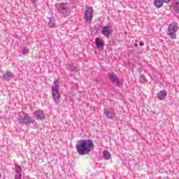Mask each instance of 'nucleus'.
<instances>
[{
    "instance_id": "412c9836",
    "label": "nucleus",
    "mask_w": 179,
    "mask_h": 179,
    "mask_svg": "<svg viewBox=\"0 0 179 179\" xmlns=\"http://www.w3.org/2000/svg\"><path fill=\"white\" fill-rule=\"evenodd\" d=\"M70 71H71V72H78V67L73 65H70Z\"/></svg>"
},
{
    "instance_id": "393cba45",
    "label": "nucleus",
    "mask_w": 179,
    "mask_h": 179,
    "mask_svg": "<svg viewBox=\"0 0 179 179\" xmlns=\"http://www.w3.org/2000/svg\"><path fill=\"white\" fill-rule=\"evenodd\" d=\"M171 0H162V2L164 3H169V2H171Z\"/></svg>"
},
{
    "instance_id": "5701e85b",
    "label": "nucleus",
    "mask_w": 179,
    "mask_h": 179,
    "mask_svg": "<svg viewBox=\"0 0 179 179\" xmlns=\"http://www.w3.org/2000/svg\"><path fill=\"white\" fill-rule=\"evenodd\" d=\"M15 179H22V173H17L15 176Z\"/></svg>"
},
{
    "instance_id": "1a4fd4ad",
    "label": "nucleus",
    "mask_w": 179,
    "mask_h": 179,
    "mask_svg": "<svg viewBox=\"0 0 179 179\" xmlns=\"http://www.w3.org/2000/svg\"><path fill=\"white\" fill-rule=\"evenodd\" d=\"M95 44H96V48L99 50H101V49L104 48L105 42L103 39H101L100 38H96Z\"/></svg>"
},
{
    "instance_id": "4be33fe9",
    "label": "nucleus",
    "mask_w": 179,
    "mask_h": 179,
    "mask_svg": "<svg viewBox=\"0 0 179 179\" xmlns=\"http://www.w3.org/2000/svg\"><path fill=\"white\" fill-rule=\"evenodd\" d=\"M22 52L24 55H27V54H29V49L23 48Z\"/></svg>"
},
{
    "instance_id": "423d86ee",
    "label": "nucleus",
    "mask_w": 179,
    "mask_h": 179,
    "mask_svg": "<svg viewBox=\"0 0 179 179\" xmlns=\"http://www.w3.org/2000/svg\"><path fill=\"white\" fill-rule=\"evenodd\" d=\"M84 18L87 23H92V20H93V8L88 7L85 10Z\"/></svg>"
},
{
    "instance_id": "f3484780",
    "label": "nucleus",
    "mask_w": 179,
    "mask_h": 179,
    "mask_svg": "<svg viewBox=\"0 0 179 179\" xmlns=\"http://www.w3.org/2000/svg\"><path fill=\"white\" fill-rule=\"evenodd\" d=\"M48 25L52 29V27H55V19L54 17L49 18Z\"/></svg>"
},
{
    "instance_id": "9d476101",
    "label": "nucleus",
    "mask_w": 179,
    "mask_h": 179,
    "mask_svg": "<svg viewBox=\"0 0 179 179\" xmlns=\"http://www.w3.org/2000/svg\"><path fill=\"white\" fill-rule=\"evenodd\" d=\"M104 114L107 118H110V120H113L115 117V112L113 109H105Z\"/></svg>"
},
{
    "instance_id": "f8f14e48",
    "label": "nucleus",
    "mask_w": 179,
    "mask_h": 179,
    "mask_svg": "<svg viewBox=\"0 0 179 179\" xmlns=\"http://www.w3.org/2000/svg\"><path fill=\"white\" fill-rule=\"evenodd\" d=\"M15 76H13V73H10V71H6L2 77L3 80H5L6 82H9L11 79H13Z\"/></svg>"
},
{
    "instance_id": "cd10ccee",
    "label": "nucleus",
    "mask_w": 179,
    "mask_h": 179,
    "mask_svg": "<svg viewBox=\"0 0 179 179\" xmlns=\"http://www.w3.org/2000/svg\"><path fill=\"white\" fill-rule=\"evenodd\" d=\"M0 178H1V173H0Z\"/></svg>"
},
{
    "instance_id": "a211bd4d",
    "label": "nucleus",
    "mask_w": 179,
    "mask_h": 179,
    "mask_svg": "<svg viewBox=\"0 0 179 179\" xmlns=\"http://www.w3.org/2000/svg\"><path fill=\"white\" fill-rule=\"evenodd\" d=\"M139 80H140V83H143V84H145V83H146V82H148V79H146V77H145L144 75H141L139 76Z\"/></svg>"
},
{
    "instance_id": "4468645a",
    "label": "nucleus",
    "mask_w": 179,
    "mask_h": 179,
    "mask_svg": "<svg viewBox=\"0 0 179 179\" xmlns=\"http://www.w3.org/2000/svg\"><path fill=\"white\" fill-rule=\"evenodd\" d=\"M103 157L105 160H110L111 159V154L108 150L103 152Z\"/></svg>"
},
{
    "instance_id": "f03ea898",
    "label": "nucleus",
    "mask_w": 179,
    "mask_h": 179,
    "mask_svg": "<svg viewBox=\"0 0 179 179\" xmlns=\"http://www.w3.org/2000/svg\"><path fill=\"white\" fill-rule=\"evenodd\" d=\"M56 10H57L59 15H62L64 17H67L69 16L71 11H69V8L68 7V3H56L55 5Z\"/></svg>"
},
{
    "instance_id": "a878e982",
    "label": "nucleus",
    "mask_w": 179,
    "mask_h": 179,
    "mask_svg": "<svg viewBox=\"0 0 179 179\" xmlns=\"http://www.w3.org/2000/svg\"><path fill=\"white\" fill-rule=\"evenodd\" d=\"M139 45H141V47H143V45H145V43H143V41H140L139 42Z\"/></svg>"
},
{
    "instance_id": "20e7f679",
    "label": "nucleus",
    "mask_w": 179,
    "mask_h": 179,
    "mask_svg": "<svg viewBox=\"0 0 179 179\" xmlns=\"http://www.w3.org/2000/svg\"><path fill=\"white\" fill-rule=\"evenodd\" d=\"M17 120L19 124L21 125H30V124H33L31 117H30L27 113H20Z\"/></svg>"
},
{
    "instance_id": "b1692460",
    "label": "nucleus",
    "mask_w": 179,
    "mask_h": 179,
    "mask_svg": "<svg viewBox=\"0 0 179 179\" xmlns=\"http://www.w3.org/2000/svg\"><path fill=\"white\" fill-rule=\"evenodd\" d=\"M38 0H31V2L32 3V5H34V6H37V1Z\"/></svg>"
},
{
    "instance_id": "6ab92c4d",
    "label": "nucleus",
    "mask_w": 179,
    "mask_h": 179,
    "mask_svg": "<svg viewBox=\"0 0 179 179\" xmlns=\"http://www.w3.org/2000/svg\"><path fill=\"white\" fill-rule=\"evenodd\" d=\"M173 10L176 13H179V2H176L173 6Z\"/></svg>"
},
{
    "instance_id": "7ed1b4c3",
    "label": "nucleus",
    "mask_w": 179,
    "mask_h": 179,
    "mask_svg": "<svg viewBox=\"0 0 179 179\" xmlns=\"http://www.w3.org/2000/svg\"><path fill=\"white\" fill-rule=\"evenodd\" d=\"M177 30H178V23L173 22L169 27L167 34L171 40L177 38Z\"/></svg>"
},
{
    "instance_id": "39448f33",
    "label": "nucleus",
    "mask_w": 179,
    "mask_h": 179,
    "mask_svg": "<svg viewBox=\"0 0 179 179\" xmlns=\"http://www.w3.org/2000/svg\"><path fill=\"white\" fill-rule=\"evenodd\" d=\"M108 78L109 80L116 86V87H121L122 86V83H121V80H120V78L117 76V74L115 73H112V74H108Z\"/></svg>"
},
{
    "instance_id": "6e6552de",
    "label": "nucleus",
    "mask_w": 179,
    "mask_h": 179,
    "mask_svg": "<svg viewBox=\"0 0 179 179\" xmlns=\"http://www.w3.org/2000/svg\"><path fill=\"white\" fill-rule=\"evenodd\" d=\"M101 33L105 36V37H110V36H111V33H113V29H111L110 26H105L103 27Z\"/></svg>"
},
{
    "instance_id": "bb28decb",
    "label": "nucleus",
    "mask_w": 179,
    "mask_h": 179,
    "mask_svg": "<svg viewBox=\"0 0 179 179\" xmlns=\"http://www.w3.org/2000/svg\"><path fill=\"white\" fill-rule=\"evenodd\" d=\"M134 45H135L136 47H138V44H137V43H135Z\"/></svg>"
},
{
    "instance_id": "aec40b11",
    "label": "nucleus",
    "mask_w": 179,
    "mask_h": 179,
    "mask_svg": "<svg viewBox=\"0 0 179 179\" xmlns=\"http://www.w3.org/2000/svg\"><path fill=\"white\" fill-rule=\"evenodd\" d=\"M15 171L17 174H22V167L17 164L15 165Z\"/></svg>"
},
{
    "instance_id": "0eeeda50",
    "label": "nucleus",
    "mask_w": 179,
    "mask_h": 179,
    "mask_svg": "<svg viewBox=\"0 0 179 179\" xmlns=\"http://www.w3.org/2000/svg\"><path fill=\"white\" fill-rule=\"evenodd\" d=\"M34 116L36 120H40L41 121H44L45 120V114L44 111L38 110L34 112Z\"/></svg>"
},
{
    "instance_id": "f257e3e1",
    "label": "nucleus",
    "mask_w": 179,
    "mask_h": 179,
    "mask_svg": "<svg viewBox=\"0 0 179 179\" xmlns=\"http://www.w3.org/2000/svg\"><path fill=\"white\" fill-rule=\"evenodd\" d=\"M76 149L80 156H86L94 149V143L90 139L82 140L76 145Z\"/></svg>"
},
{
    "instance_id": "2eb2a0df",
    "label": "nucleus",
    "mask_w": 179,
    "mask_h": 179,
    "mask_svg": "<svg viewBox=\"0 0 179 179\" xmlns=\"http://www.w3.org/2000/svg\"><path fill=\"white\" fill-rule=\"evenodd\" d=\"M163 4L164 3L162 0H155L154 1V6H155V8H162Z\"/></svg>"
},
{
    "instance_id": "dca6fc26",
    "label": "nucleus",
    "mask_w": 179,
    "mask_h": 179,
    "mask_svg": "<svg viewBox=\"0 0 179 179\" xmlns=\"http://www.w3.org/2000/svg\"><path fill=\"white\" fill-rule=\"evenodd\" d=\"M59 81L56 80L54 81L53 85L52 86V90H59Z\"/></svg>"
},
{
    "instance_id": "ddd939ff",
    "label": "nucleus",
    "mask_w": 179,
    "mask_h": 179,
    "mask_svg": "<svg viewBox=\"0 0 179 179\" xmlns=\"http://www.w3.org/2000/svg\"><path fill=\"white\" fill-rule=\"evenodd\" d=\"M167 97V91L164 90V91H160L159 92L157 93V99L159 100H164Z\"/></svg>"
},
{
    "instance_id": "9b49d317",
    "label": "nucleus",
    "mask_w": 179,
    "mask_h": 179,
    "mask_svg": "<svg viewBox=\"0 0 179 179\" xmlns=\"http://www.w3.org/2000/svg\"><path fill=\"white\" fill-rule=\"evenodd\" d=\"M52 99L55 103H59L61 99V94L59 90H52Z\"/></svg>"
}]
</instances>
